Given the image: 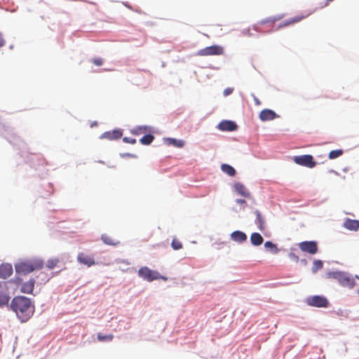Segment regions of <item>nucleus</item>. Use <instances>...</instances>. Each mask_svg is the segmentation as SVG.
Instances as JSON below:
<instances>
[{
    "mask_svg": "<svg viewBox=\"0 0 359 359\" xmlns=\"http://www.w3.org/2000/svg\"><path fill=\"white\" fill-rule=\"evenodd\" d=\"M255 102L256 104H260L259 100L256 97L255 98Z\"/></svg>",
    "mask_w": 359,
    "mask_h": 359,
    "instance_id": "obj_41",
    "label": "nucleus"
},
{
    "mask_svg": "<svg viewBox=\"0 0 359 359\" xmlns=\"http://www.w3.org/2000/svg\"><path fill=\"white\" fill-rule=\"evenodd\" d=\"M5 43L6 41L3 37V35L1 33H0V48L4 46L5 45Z\"/></svg>",
    "mask_w": 359,
    "mask_h": 359,
    "instance_id": "obj_38",
    "label": "nucleus"
},
{
    "mask_svg": "<svg viewBox=\"0 0 359 359\" xmlns=\"http://www.w3.org/2000/svg\"><path fill=\"white\" fill-rule=\"evenodd\" d=\"M299 249L304 252L314 255L318 252V245L316 241H303L298 244Z\"/></svg>",
    "mask_w": 359,
    "mask_h": 359,
    "instance_id": "obj_7",
    "label": "nucleus"
},
{
    "mask_svg": "<svg viewBox=\"0 0 359 359\" xmlns=\"http://www.w3.org/2000/svg\"><path fill=\"white\" fill-rule=\"evenodd\" d=\"M60 262L59 258H51L49 259L46 264V267L49 269H53L57 264Z\"/></svg>",
    "mask_w": 359,
    "mask_h": 359,
    "instance_id": "obj_26",
    "label": "nucleus"
},
{
    "mask_svg": "<svg viewBox=\"0 0 359 359\" xmlns=\"http://www.w3.org/2000/svg\"><path fill=\"white\" fill-rule=\"evenodd\" d=\"M122 132L121 130H114L112 131H108L104 133L101 138L107 139L109 140H118L122 137Z\"/></svg>",
    "mask_w": 359,
    "mask_h": 359,
    "instance_id": "obj_13",
    "label": "nucleus"
},
{
    "mask_svg": "<svg viewBox=\"0 0 359 359\" xmlns=\"http://www.w3.org/2000/svg\"><path fill=\"white\" fill-rule=\"evenodd\" d=\"M232 92H233V88H227L224 89V93H224V96H228V95H229L230 94H231V93H232Z\"/></svg>",
    "mask_w": 359,
    "mask_h": 359,
    "instance_id": "obj_37",
    "label": "nucleus"
},
{
    "mask_svg": "<svg viewBox=\"0 0 359 359\" xmlns=\"http://www.w3.org/2000/svg\"><path fill=\"white\" fill-rule=\"evenodd\" d=\"M264 247L267 249L271 250L274 253H277L278 252V249L277 248L276 245L271 241H266L264 243Z\"/></svg>",
    "mask_w": 359,
    "mask_h": 359,
    "instance_id": "obj_32",
    "label": "nucleus"
},
{
    "mask_svg": "<svg viewBox=\"0 0 359 359\" xmlns=\"http://www.w3.org/2000/svg\"><path fill=\"white\" fill-rule=\"evenodd\" d=\"M323 263L321 260H315L313 262L312 271L313 272H316L318 270L323 268Z\"/></svg>",
    "mask_w": 359,
    "mask_h": 359,
    "instance_id": "obj_30",
    "label": "nucleus"
},
{
    "mask_svg": "<svg viewBox=\"0 0 359 359\" xmlns=\"http://www.w3.org/2000/svg\"><path fill=\"white\" fill-rule=\"evenodd\" d=\"M256 215L255 223L260 231H264L265 229V220L262 213L259 210L255 212Z\"/></svg>",
    "mask_w": 359,
    "mask_h": 359,
    "instance_id": "obj_20",
    "label": "nucleus"
},
{
    "mask_svg": "<svg viewBox=\"0 0 359 359\" xmlns=\"http://www.w3.org/2000/svg\"><path fill=\"white\" fill-rule=\"evenodd\" d=\"M231 238L238 243H242L247 240V235L241 231H235L231 233Z\"/></svg>",
    "mask_w": 359,
    "mask_h": 359,
    "instance_id": "obj_18",
    "label": "nucleus"
},
{
    "mask_svg": "<svg viewBox=\"0 0 359 359\" xmlns=\"http://www.w3.org/2000/svg\"><path fill=\"white\" fill-rule=\"evenodd\" d=\"M93 62L97 66H101L103 64V60L100 57L94 58Z\"/></svg>",
    "mask_w": 359,
    "mask_h": 359,
    "instance_id": "obj_36",
    "label": "nucleus"
},
{
    "mask_svg": "<svg viewBox=\"0 0 359 359\" xmlns=\"http://www.w3.org/2000/svg\"><path fill=\"white\" fill-rule=\"evenodd\" d=\"M138 275L142 279L151 282L155 280L162 279L163 280H167V278L161 276L158 271H153L148 268L147 266L141 267L138 270Z\"/></svg>",
    "mask_w": 359,
    "mask_h": 359,
    "instance_id": "obj_3",
    "label": "nucleus"
},
{
    "mask_svg": "<svg viewBox=\"0 0 359 359\" xmlns=\"http://www.w3.org/2000/svg\"><path fill=\"white\" fill-rule=\"evenodd\" d=\"M276 114L273 110L268 109H263L262 111H260L259 114V118L262 121H271L276 118Z\"/></svg>",
    "mask_w": 359,
    "mask_h": 359,
    "instance_id": "obj_12",
    "label": "nucleus"
},
{
    "mask_svg": "<svg viewBox=\"0 0 359 359\" xmlns=\"http://www.w3.org/2000/svg\"><path fill=\"white\" fill-rule=\"evenodd\" d=\"M168 144L174 147L182 148L184 146V141L182 140H176L174 138L167 139Z\"/></svg>",
    "mask_w": 359,
    "mask_h": 359,
    "instance_id": "obj_24",
    "label": "nucleus"
},
{
    "mask_svg": "<svg viewBox=\"0 0 359 359\" xmlns=\"http://www.w3.org/2000/svg\"><path fill=\"white\" fill-rule=\"evenodd\" d=\"M236 203H237L238 204H241V205H242V204L245 203V201L244 199H237V200H236Z\"/></svg>",
    "mask_w": 359,
    "mask_h": 359,
    "instance_id": "obj_40",
    "label": "nucleus"
},
{
    "mask_svg": "<svg viewBox=\"0 0 359 359\" xmlns=\"http://www.w3.org/2000/svg\"><path fill=\"white\" fill-rule=\"evenodd\" d=\"M43 262L39 259H34L26 261L20 262L15 264V271L19 274H27L35 270L42 269Z\"/></svg>",
    "mask_w": 359,
    "mask_h": 359,
    "instance_id": "obj_2",
    "label": "nucleus"
},
{
    "mask_svg": "<svg viewBox=\"0 0 359 359\" xmlns=\"http://www.w3.org/2000/svg\"><path fill=\"white\" fill-rule=\"evenodd\" d=\"M10 297L4 292H0V306L8 303Z\"/></svg>",
    "mask_w": 359,
    "mask_h": 359,
    "instance_id": "obj_28",
    "label": "nucleus"
},
{
    "mask_svg": "<svg viewBox=\"0 0 359 359\" xmlns=\"http://www.w3.org/2000/svg\"><path fill=\"white\" fill-rule=\"evenodd\" d=\"M342 273L343 272H339V271L331 272V273H329L327 276L329 278H334V279L337 280L338 282H339L340 277H341Z\"/></svg>",
    "mask_w": 359,
    "mask_h": 359,
    "instance_id": "obj_33",
    "label": "nucleus"
},
{
    "mask_svg": "<svg viewBox=\"0 0 359 359\" xmlns=\"http://www.w3.org/2000/svg\"><path fill=\"white\" fill-rule=\"evenodd\" d=\"M234 189L238 194L243 197L249 198L251 196L250 191L243 184L240 182H236L234 184Z\"/></svg>",
    "mask_w": 359,
    "mask_h": 359,
    "instance_id": "obj_15",
    "label": "nucleus"
},
{
    "mask_svg": "<svg viewBox=\"0 0 359 359\" xmlns=\"http://www.w3.org/2000/svg\"><path fill=\"white\" fill-rule=\"evenodd\" d=\"M310 15H311V13L296 15V16L282 22L280 25L279 27H284L290 26V25L295 24V23H298L299 22H301L302 20H304L305 18H306L307 17H309Z\"/></svg>",
    "mask_w": 359,
    "mask_h": 359,
    "instance_id": "obj_9",
    "label": "nucleus"
},
{
    "mask_svg": "<svg viewBox=\"0 0 359 359\" xmlns=\"http://www.w3.org/2000/svg\"><path fill=\"white\" fill-rule=\"evenodd\" d=\"M344 226L351 231H357L359 229V220L346 219L344 221Z\"/></svg>",
    "mask_w": 359,
    "mask_h": 359,
    "instance_id": "obj_19",
    "label": "nucleus"
},
{
    "mask_svg": "<svg viewBox=\"0 0 359 359\" xmlns=\"http://www.w3.org/2000/svg\"><path fill=\"white\" fill-rule=\"evenodd\" d=\"M219 128L224 131H233L236 130L237 125L231 121H223L219 124Z\"/></svg>",
    "mask_w": 359,
    "mask_h": 359,
    "instance_id": "obj_14",
    "label": "nucleus"
},
{
    "mask_svg": "<svg viewBox=\"0 0 359 359\" xmlns=\"http://www.w3.org/2000/svg\"><path fill=\"white\" fill-rule=\"evenodd\" d=\"M13 273L12 266L8 264H0V278H6Z\"/></svg>",
    "mask_w": 359,
    "mask_h": 359,
    "instance_id": "obj_16",
    "label": "nucleus"
},
{
    "mask_svg": "<svg viewBox=\"0 0 359 359\" xmlns=\"http://www.w3.org/2000/svg\"><path fill=\"white\" fill-rule=\"evenodd\" d=\"M250 241L253 245L258 246L263 243L264 239L259 233H252L250 236Z\"/></svg>",
    "mask_w": 359,
    "mask_h": 359,
    "instance_id": "obj_22",
    "label": "nucleus"
},
{
    "mask_svg": "<svg viewBox=\"0 0 359 359\" xmlns=\"http://www.w3.org/2000/svg\"><path fill=\"white\" fill-rule=\"evenodd\" d=\"M308 305L318 308H327L329 306V301L323 296L314 295L306 299Z\"/></svg>",
    "mask_w": 359,
    "mask_h": 359,
    "instance_id": "obj_5",
    "label": "nucleus"
},
{
    "mask_svg": "<svg viewBox=\"0 0 359 359\" xmlns=\"http://www.w3.org/2000/svg\"><path fill=\"white\" fill-rule=\"evenodd\" d=\"M222 170L229 176H234L236 175V170L230 165L222 164L221 166Z\"/></svg>",
    "mask_w": 359,
    "mask_h": 359,
    "instance_id": "obj_23",
    "label": "nucleus"
},
{
    "mask_svg": "<svg viewBox=\"0 0 359 359\" xmlns=\"http://www.w3.org/2000/svg\"><path fill=\"white\" fill-rule=\"evenodd\" d=\"M224 53V48L219 45H212L199 50L196 55L198 56L221 55Z\"/></svg>",
    "mask_w": 359,
    "mask_h": 359,
    "instance_id": "obj_4",
    "label": "nucleus"
},
{
    "mask_svg": "<svg viewBox=\"0 0 359 359\" xmlns=\"http://www.w3.org/2000/svg\"><path fill=\"white\" fill-rule=\"evenodd\" d=\"M339 283L343 286L350 289L353 288L355 285V282L353 278H351L345 273H342Z\"/></svg>",
    "mask_w": 359,
    "mask_h": 359,
    "instance_id": "obj_10",
    "label": "nucleus"
},
{
    "mask_svg": "<svg viewBox=\"0 0 359 359\" xmlns=\"http://www.w3.org/2000/svg\"><path fill=\"white\" fill-rule=\"evenodd\" d=\"M343 154V151L341 149L332 150L329 153V158L330 159H334L338 158Z\"/></svg>",
    "mask_w": 359,
    "mask_h": 359,
    "instance_id": "obj_31",
    "label": "nucleus"
},
{
    "mask_svg": "<svg viewBox=\"0 0 359 359\" xmlns=\"http://www.w3.org/2000/svg\"><path fill=\"white\" fill-rule=\"evenodd\" d=\"M333 0H325V1L323 3V4H321V6L320 7L321 8H323V7H325L327 6H328V4L332 1Z\"/></svg>",
    "mask_w": 359,
    "mask_h": 359,
    "instance_id": "obj_39",
    "label": "nucleus"
},
{
    "mask_svg": "<svg viewBox=\"0 0 359 359\" xmlns=\"http://www.w3.org/2000/svg\"><path fill=\"white\" fill-rule=\"evenodd\" d=\"M35 280L33 278L29 279L28 281L24 283L20 288L22 293L32 294L34 287Z\"/></svg>",
    "mask_w": 359,
    "mask_h": 359,
    "instance_id": "obj_17",
    "label": "nucleus"
},
{
    "mask_svg": "<svg viewBox=\"0 0 359 359\" xmlns=\"http://www.w3.org/2000/svg\"><path fill=\"white\" fill-rule=\"evenodd\" d=\"M293 160L297 164L310 168L315 167L316 164V163L313 161V156L309 154L294 156Z\"/></svg>",
    "mask_w": 359,
    "mask_h": 359,
    "instance_id": "obj_6",
    "label": "nucleus"
},
{
    "mask_svg": "<svg viewBox=\"0 0 359 359\" xmlns=\"http://www.w3.org/2000/svg\"><path fill=\"white\" fill-rule=\"evenodd\" d=\"M124 142L130 143V144H135L136 142V140L132 137H125L123 139Z\"/></svg>",
    "mask_w": 359,
    "mask_h": 359,
    "instance_id": "obj_35",
    "label": "nucleus"
},
{
    "mask_svg": "<svg viewBox=\"0 0 359 359\" xmlns=\"http://www.w3.org/2000/svg\"><path fill=\"white\" fill-rule=\"evenodd\" d=\"M252 29L253 30L252 27L243 29L242 30V34L246 36H251L252 35V34L250 32Z\"/></svg>",
    "mask_w": 359,
    "mask_h": 359,
    "instance_id": "obj_34",
    "label": "nucleus"
},
{
    "mask_svg": "<svg viewBox=\"0 0 359 359\" xmlns=\"http://www.w3.org/2000/svg\"><path fill=\"white\" fill-rule=\"evenodd\" d=\"M114 339V335L112 334L104 335L101 333L97 334V339L100 341H110Z\"/></svg>",
    "mask_w": 359,
    "mask_h": 359,
    "instance_id": "obj_27",
    "label": "nucleus"
},
{
    "mask_svg": "<svg viewBox=\"0 0 359 359\" xmlns=\"http://www.w3.org/2000/svg\"><path fill=\"white\" fill-rule=\"evenodd\" d=\"M77 261L81 264L86 265L88 267H90L96 264L93 255H87L84 252L79 253L77 256Z\"/></svg>",
    "mask_w": 359,
    "mask_h": 359,
    "instance_id": "obj_8",
    "label": "nucleus"
},
{
    "mask_svg": "<svg viewBox=\"0 0 359 359\" xmlns=\"http://www.w3.org/2000/svg\"><path fill=\"white\" fill-rule=\"evenodd\" d=\"M11 307L21 321L28 320L34 312L31 300L23 296H17L11 302Z\"/></svg>",
    "mask_w": 359,
    "mask_h": 359,
    "instance_id": "obj_1",
    "label": "nucleus"
},
{
    "mask_svg": "<svg viewBox=\"0 0 359 359\" xmlns=\"http://www.w3.org/2000/svg\"><path fill=\"white\" fill-rule=\"evenodd\" d=\"M280 18H276V17H270L266 19L262 20L259 22H258L256 25H254L252 26V29L254 31L259 32L260 27L265 25H273L276 21L279 20Z\"/></svg>",
    "mask_w": 359,
    "mask_h": 359,
    "instance_id": "obj_11",
    "label": "nucleus"
},
{
    "mask_svg": "<svg viewBox=\"0 0 359 359\" xmlns=\"http://www.w3.org/2000/svg\"><path fill=\"white\" fill-rule=\"evenodd\" d=\"M154 140V137L151 134H147L144 135L140 140V142L141 144L144 145L150 144L153 140Z\"/></svg>",
    "mask_w": 359,
    "mask_h": 359,
    "instance_id": "obj_25",
    "label": "nucleus"
},
{
    "mask_svg": "<svg viewBox=\"0 0 359 359\" xmlns=\"http://www.w3.org/2000/svg\"><path fill=\"white\" fill-rule=\"evenodd\" d=\"M171 246L173 250H178L182 248V243L177 238H173L171 243Z\"/></svg>",
    "mask_w": 359,
    "mask_h": 359,
    "instance_id": "obj_29",
    "label": "nucleus"
},
{
    "mask_svg": "<svg viewBox=\"0 0 359 359\" xmlns=\"http://www.w3.org/2000/svg\"><path fill=\"white\" fill-rule=\"evenodd\" d=\"M101 239L106 245H109L116 246L120 243V242L118 240L114 239V238L107 234L102 235Z\"/></svg>",
    "mask_w": 359,
    "mask_h": 359,
    "instance_id": "obj_21",
    "label": "nucleus"
}]
</instances>
